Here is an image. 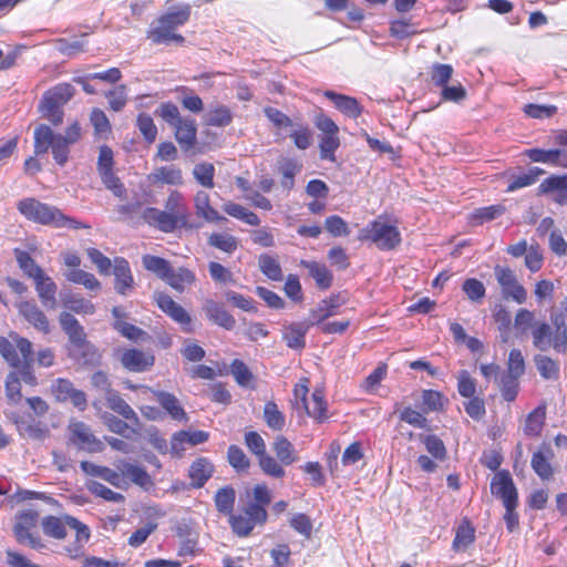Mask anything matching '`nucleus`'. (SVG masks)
I'll list each match as a JSON object with an SVG mask.
<instances>
[{
    "mask_svg": "<svg viewBox=\"0 0 567 567\" xmlns=\"http://www.w3.org/2000/svg\"><path fill=\"white\" fill-rule=\"evenodd\" d=\"M35 155L47 154L51 151L53 159L60 166L69 161L70 146L81 138V126L78 122L68 126L64 134L55 133L49 125L41 124L34 133Z\"/></svg>",
    "mask_w": 567,
    "mask_h": 567,
    "instance_id": "1",
    "label": "nucleus"
},
{
    "mask_svg": "<svg viewBox=\"0 0 567 567\" xmlns=\"http://www.w3.org/2000/svg\"><path fill=\"white\" fill-rule=\"evenodd\" d=\"M17 208L28 220L56 228H90L89 225L64 215L58 207L28 197L18 202Z\"/></svg>",
    "mask_w": 567,
    "mask_h": 567,
    "instance_id": "2",
    "label": "nucleus"
},
{
    "mask_svg": "<svg viewBox=\"0 0 567 567\" xmlns=\"http://www.w3.org/2000/svg\"><path fill=\"white\" fill-rule=\"evenodd\" d=\"M42 529L47 536L63 539L66 536V527L75 530V542L72 546H65L64 550L71 558H79L84 553V545L90 539V529L76 518L65 515L63 517L47 516L42 519Z\"/></svg>",
    "mask_w": 567,
    "mask_h": 567,
    "instance_id": "3",
    "label": "nucleus"
},
{
    "mask_svg": "<svg viewBox=\"0 0 567 567\" xmlns=\"http://www.w3.org/2000/svg\"><path fill=\"white\" fill-rule=\"evenodd\" d=\"M190 17V6L187 3L171 7L166 13L158 18L148 31V38L156 44L183 43L184 37L175 33V29L184 25Z\"/></svg>",
    "mask_w": 567,
    "mask_h": 567,
    "instance_id": "4",
    "label": "nucleus"
},
{
    "mask_svg": "<svg viewBox=\"0 0 567 567\" xmlns=\"http://www.w3.org/2000/svg\"><path fill=\"white\" fill-rule=\"evenodd\" d=\"M359 239L371 241L380 250H392L401 244V234L395 225L379 217L360 230Z\"/></svg>",
    "mask_w": 567,
    "mask_h": 567,
    "instance_id": "5",
    "label": "nucleus"
},
{
    "mask_svg": "<svg viewBox=\"0 0 567 567\" xmlns=\"http://www.w3.org/2000/svg\"><path fill=\"white\" fill-rule=\"evenodd\" d=\"M74 92L75 90L70 83H60L47 91L40 105L43 117L54 126L60 125L64 115L62 106L73 97Z\"/></svg>",
    "mask_w": 567,
    "mask_h": 567,
    "instance_id": "6",
    "label": "nucleus"
},
{
    "mask_svg": "<svg viewBox=\"0 0 567 567\" xmlns=\"http://www.w3.org/2000/svg\"><path fill=\"white\" fill-rule=\"evenodd\" d=\"M495 278L501 286L504 299L513 300L518 305L525 303L527 300V290L520 285L512 269L503 266L494 267Z\"/></svg>",
    "mask_w": 567,
    "mask_h": 567,
    "instance_id": "7",
    "label": "nucleus"
},
{
    "mask_svg": "<svg viewBox=\"0 0 567 567\" xmlns=\"http://www.w3.org/2000/svg\"><path fill=\"white\" fill-rule=\"evenodd\" d=\"M153 300L164 313L181 326L182 331L186 333L194 331L190 315L181 305L174 301L171 296L163 291H155Z\"/></svg>",
    "mask_w": 567,
    "mask_h": 567,
    "instance_id": "8",
    "label": "nucleus"
},
{
    "mask_svg": "<svg viewBox=\"0 0 567 567\" xmlns=\"http://www.w3.org/2000/svg\"><path fill=\"white\" fill-rule=\"evenodd\" d=\"M38 516V513L32 509L22 512L17 516V522L13 527L17 540L34 549L42 547L40 537L31 533V529L37 525Z\"/></svg>",
    "mask_w": 567,
    "mask_h": 567,
    "instance_id": "9",
    "label": "nucleus"
},
{
    "mask_svg": "<svg viewBox=\"0 0 567 567\" xmlns=\"http://www.w3.org/2000/svg\"><path fill=\"white\" fill-rule=\"evenodd\" d=\"M70 441L80 450L89 453L103 451V443L95 437L90 426L81 421L71 422L69 425Z\"/></svg>",
    "mask_w": 567,
    "mask_h": 567,
    "instance_id": "10",
    "label": "nucleus"
},
{
    "mask_svg": "<svg viewBox=\"0 0 567 567\" xmlns=\"http://www.w3.org/2000/svg\"><path fill=\"white\" fill-rule=\"evenodd\" d=\"M208 432L205 431H178L172 435L169 452L175 457H182L187 446H196L207 442Z\"/></svg>",
    "mask_w": 567,
    "mask_h": 567,
    "instance_id": "11",
    "label": "nucleus"
},
{
    "mask_svg": "<svg viewBox=\"0 0 567 567\" xmlns=\"http://www.w3.org/2000/svg\"><path fill=\"white\" fill-rule=\"evenodd\" d=\"M491 492L502 499L503 505L518 502L517 489L507 471H499L494 475L491 482Z\"/></svg>",
    "mask_w": 567,
    "mask_h": 567,
    "instance_id": "12",
    "label": "nucleus"
},
{
    "mask_svg": "<svg viewBox=\"0 0 567 567\" xmlns=\"http://www.w3.org/2000/svg\"><path fill=\"white\" fill-rule=\"evenodd\" d=\"M142 218L146 224L163 233H173L176 228H181V224L165 209L147 207L143 210Z\"/></svg>",
    "mask_w": 567,
    "mask_h": 567,
    "instance_id": "13",
    "label": "nucleus"
},
{
    "mask_svg": "<svg viewBox=\"0 0 567 567\" xmlns=\"http://www.w3.org/2000/svg\"><path fill=\"white\" fill-rule=\"evenodd\" d=\"M113 274L115 291L121 296H127L134 287V278L128 261L122 257L115 258Z\"/></svg>",
    "mask_w": 567,
    "mask_h": 567,
    "instance_id": "14",
    "label": "nucleus"
},
{
    "mask_svg": "<svg viewBox=\"0 0 567 567\" xmlns=\"http://www.w3.org/2000/svg\"><path fill=\"white\" fill-rule=\"evenodd\" d=\"M147 181L150 184L155 186H181L184 182L182 169L175 165L155 167L147 176Z\"/></svg>",
    "mask_w": 567,
    "mask_h": 567,
    "instance_id": "15",
    "label": "nucleus"
},
{
    "mask_svg": "<svg viewBox=\"0 0 567 567\" xmlns=\"http://www.w3.org/2000/svg\"><path fill=\"white\" fill-rule=\"evenodd\" d=\"M35 291L43 307L54 310L58 306V286L45 272L33 279Z\"/></svg>",
    "mask_w": 567,
    "mask_h": 567,
    "instance_id": "16",
    "label": "nucleus"
},
{
    "mask_svg": "<svg viewBox=\"0 0 567 567\" xmlns=\"http://www.w3.org/2000/svg\"><path fill=\"white\" fill-rule=\"evenodd\" d=\"M165 210L181 224V228L190 227L188 223L190 213L184 200V196L178 190L169 193L165 202Z\"/></svg>",
    "mask_w": 567,
    "mask_h": 567,
    "instance_id": "17",
    "label": "nucleus"
},
{
    "mask_svg": "<svg viewBox=\"0 0 567 567\" xmlns=\"http://www.w3.org/2000/svg\"><path fill=\"white\" fill-rule=\"evenodd\" d=\"M215 466L207 457H198L190 464L188 468V477L193 488H202L206 482L213 476Z\"/></svg>",
    "mask_w": 567,
    "mask_h": 567,
    "instance_id": "18",
    "label": "nucleus"
},
{
    "mask_svg": "<svg viewBox=\"0 0 567 567\" xmlns=\"http://www.w3.org/2000/svg\"><path fill=\"white\" fill-rule=\"evenodd\" d=\"M175 138L184 151L193 148L197 141V126L194 118L183 117L174 127Z\"/></svg>",
    "mask_w": 567,
    "mask_h": 567,
    "instance_id": "19",
    "label": "nucleus"
},
{
    "mask_svg": "<svg viewBox=\"0 0 567 567\" xmlns=\"http://www.w3.org/2000/svg\"><path fill=\"white\" fill-rule=\"evenodd\" d=\"M207 318L215 324L226 330H233L236 326L235 318L225 309V307L213 299H207L203 306Z\"/></svg>",
    "mask_w": 567,
    "mask_h": 567,
    "instance_id": "20",
    "label": "nucleus"
},
{
    "mask_svg": "<svg viewBox=\"0 0 567 567\" xmlns=\"http://www.w3.org/2000/svg\"><path fill=\"white\" fill-rule=\"evenodd\" d=\"M121 363L128 371L142 372L154 364V357L142 350L128 349L122 353Z\"/></svg>",
    "mask_w": 567,
    "mask_h": 567,
    "instance_id": "21",
    "label": "nucleus"
},
{
    "mask_svg": "<svg viewBox=\"0 0 567 567\" xmlns=\"http://www.w3.org/2000/svg\"><path fill=\"white\" fill-rule=\"evenodd\" d=\"M18 310L19 313L39 331L43 333L50 331L45 315L33 301H21L18 305Z\"/></svg>",
    "mask_w": 567,
    "mask_h": 567,
    "instance_id": "22",
    "label": "nucleus"
},
{
    "mask_svg": "<svg viewBox=\"0 0 567 567\" xmlns=\"http://www.w3.org/2000/svg\"><path fill=\"white\" fill-rule=\"evenodd\" d=\"M59 321L71 343L79 348L84 347L86 343V334L78 319L70 312H61Z\"/></svg>",
    "mask_w": 567,
    "mask_h": 567,
    "instance_id": "23",
    "label": "nucleus"
},
{
    "mask_svg": "<svg viewBox=\"0 0 567 567\" xmlns=\"http://www.w3.org/2000/svg\"><path fill=\"white\" fill-rule=\"evenodd\" d=\"M117 468L121 471L123 476L130 478L132 483L140 486L144 491H150L154 486V482L151 475L143 466L128 462H122Z\"/></svg>",
    "mask_w": 567,
    "mask_h": 567,
    "instance_id": "24",
    "label": "nucleus"
},
{
    "mask_svg": "<svg viewBox=\"0 0 567 567\" xmlns=\"http://www.w3.org/2000/svg\"><path fill=\"white\" fill-rule=\"evenodd\" d=\"M554 453L549 445H543L539 451L533 454L530 465L542 480H548L553 475V467L550 465Z\"/></svg>",
    "mask_w": 567,
    "mask_h": 567,
    "instance_id": "25",
    "label": "nucleus"
},
{
    "mask_svg": "<svg viewBox=\"0 0 567 567\" xmlns=\"http://www.w3.org/2000/svg\"><path fill=\"white\" fill-rule=\"evenodd\" d=\"M324 96L331 100L334 106L349 117L357 118L362 113V107L357 99L352 96L339 94L333 91H326Z\"/></svg>",
    "mask_w": 567,
    "mask_h": 567,
    "instance_id": "26",
    "label": "nucleus"
},
{
    "mask_svg": "<svg viewBox=\"0 0 567 567\" xmlns=\"http://www.w3.org/2000/svg\"><path fill=\"white\" fill-rule=\"evenodd\" d=\"M196 215L210 223L226 221V217L221 216L215 208L210 206L209 195L205 190L196 193L194 198Z\"/></svg>",
    "mask_w": 567,
    "mask_h": 567,
    "instance_id": "27",
    "label": "nucleus"
},
{
    "mask_svg": "<svg viewBox=\"0 0 567 567\" xmlns=\"http://www.w3.org/2000/svg\"><path fill=\"white\" fill-rule=\"evenodd\" d=\"M309 323H291L285 328L282 338L287 347L293 350H302L306 347L305 337L310 327Z\"/></svg>",
    "mask_w": 567,
    "mask_h": 567,
    "instance_id": "28",
    "label": "nucleus"
},
{
    "mask_svg": "<svg viewBox=\"0 0 567 567\" xmlns=\"http://www.w3.org/2000/svg\"><path fill=\"white\" fill-rule=\"evenodd\" d=\"M107 406L120 414L125 420L132 422L135 425L140 424V420L135 411L123 400L120 393L115 390L109 392V394L104 398Z\"/></svg>",
    "mask_w": 567,
    "mask_h": 567,
    "instance_id": "29",
    "label": "nucleus"
},
{
    "mask_svg": "<svg viewBox=\"0 0 567 567\" xmlns=\"http://www.w3.org/2000/svg\"><path fill=\"white\" fill-rule=\"evenodd\" d=\"M81 470L91 476L100 477L115 487H120L122 476L120 473L113 471L110 467L96 465L89 461H82L80 463Z\"/></svg>",
    "mask_w": 567,
    "mask_h": 567,
    "instance_id": "30",
    "label": "nucleus"
},
{
    "mask_svg": "<svg viewBox=\"0 0 567 567\" xmlns=\"http://www.w3.org/2000/svg\"><path fill=\"white\" fill-rule=\"evenodd\" d=\"M17 429L20 435L29 437L34 441H43L49 435V429L41 422L32 420H18L16 421Z\"/></svg>",
    "mask_w": 567,
    "mask_h": 567,
    "instance_id": "31",
    "label": "nucleus"
},
{
    "mask_svg": "<svg viewBox=\"0 0 567 567\" xmlns=\"http://www.w3.org/2000/svg\"><path fill=\"white\" fill-rule=\"evenodd\" d=\"M195 281V274L185 267H181L177 270L172 268L165 282L174 290L183 292L187 286L194 285Z\"/></svg>",
    "mask_w": 567,
    "mask_h": 567,
    "instance_id": "32",
    "label": "nucleus"
},
{
    "mask_svg": "<svg viewBox=\"0 0 567 567\" xmlns=\"http://www.w3.org/2000/svg\"><path fill=\"white\" fill-rule=\"evenodd\" d=\"M307 414L318 422L327 420V403L322 390L316 389L311 394V400L302 406Z\"/></svg>",
    "mask_w": 567,
    "mask_h": 567,
    "instance_id": "33",
    "label": "nucleus"
},
{
    "mask_svg": "<svg viewBox=\"0 0 567 567\" xmlns=\"http://www.w3.org/2000/svg\"><path fill=\"white\" fill-rule=\"evenodd\" d=\"M156 398L158 403L172 416V419L177 421L187 420L186 412L175 395L168 392L159 391L156 393Z\"/></svg>",
    "mask_w": 567,
    "mask_h": 567,
    "instance_id": "34",
    "label": "nucleus"
},
{
    "mask_svg": "<svg viewBox=\"0 0 567 567\" xmlns=\"http://www.w3.org/2000/svg\"><path fill=\"white\" fill-rule=\"evenodd\" d=\"M340 303L338 298L331 297L329 299L322 300L317 308L312 309L310 312V324H319L323 320L329 317H333L338 315V308Z\"/></svg>",
    "mask_w": 567,
    "mask_h": 567,
    "instance_id": "35",
    "label": "nucleus"
},
{
    "mask_svg": "<svg viewBox=\"0 0 567 567\" xmlns=\"http://www.w3.org/2000/svg\"><path fill=\"white\" fill-rule=\"evenodd\" d=\"M272 450L284 465H290L299 460L293 445L282 435L276 437Z\"/></svg>",
    "mask_w": 567,
    "mask_h": 567,
    "instance_id": "36",
    "label": "nucleus"
},
{
    "mask_svg": "<svg viewBox=\"0 0 567 567\" xmlns=\"http://www.w3.org/2000/svg\"><path fill=\"white\" fill-rule=\"evenodd\" d=\"M142 265L147 271L154 274L164 281H166L172 269V265L168 260L148 254L142 257Z\"/></svg>",
    "mask_w": 567,
    "mask_h": 567,
    "instance_id": "37",
    "label": "nucleus"
},
{
    "mask_svg": "<svg viewBox=\"0 0 567 567\" xmlns=\"http://www.w3.org/2000/svg\"><path fill=\"white\" fill-rule=\"evenodd\" d=\"M506 212V208L502 204L491 205L487 207H481L475 209L470 216L468 221L474 225H483L484 223L492 221Z\"/></svg>",
    "mask_w": 567,
    "mask_h": 567,
    "instance_id": "38",
    "label": "nucleus"
},
{
    "mask_svg": "<svg viewBox=\"0 0 567 567\" xmlns=\"http://www.w3.org/2000/svg\"><path fill=\"white\" fill-rule=\"evenodd\" d=\"M301 265L308 269L309 275L316 280L319 288L328 289L331 286L332 275L324 265L306 260H302Z\"/></svg>",
    "mask_w": 567,
    "mask_h": 567,
    "instance_id": "39",
    "label": "nucleus"
},
{
    "mask_svg": "<svg viewBox=\"0 0 567 567\" xmlns=\"http://www.w3.org/2000/svg\"><path fill=\"white\" fill-rule=\"evenodd\" d=\"M221 208L229 216L237 218V219L246 223L247 225H250V226H259L260 225V218L258 217V215L251 210H248L246 207H244L239 204H236L233 202H227L223 205Z\"/></svg>",
    "mask_w": 567,
    "mask_h": 567,
    "instance_id": "40",
    "label": "nucleus"
},
{
    "mask_svg": "<svg viewBox=\"0 0 567 567\" xmlns=\"http://www.w3.org/2000/svg\"><path fill=\"white\" fill-rule=\"evenodd\" d=\"M419 440L424 444L426 451L437 461H444L447 457V451L444 442L435 434H419Z\"/></svg>",
    "mask_w": 567,
    "mask_h": 567,
    "instance_id": "41",
    "label": "nucleus"
},
{
    "mask_svg": "<svg viewBox=\"0 0 567 567\" xmlns=\"http://www.w3.org/2000/svg\"><path fill=\"white\" fill-rule=\"evenodd\" d=\"M235 499L236 492L230 485L219 488L214 497L217 511L223 514H230L233 512Z\"/></svg>",
    "mask_w": 567,
    "mask_h": 567,
    "instance_id": "42",
    "label": "nucleus"
},
{
    "mask_svg": "<svg viewBox=\"0 0 567 567\" xmlns=\"http://www.w3.org/2000/svg\"><path fill=\"white\" fill-rule=\"evenodd\" d=\"M208 245L226 254H233L239 246V239L227 233H213Z\"/></svg>",
    "mask_w": 567,
    "mask_h": 567,
    "instance_id": "43",
    "label": "nucleus"
},
{
    "mask_svg": "<svg viewBox=\"0 0 567 567\" xmlns=\"http://www.w3.org/2000/svg\"><path fill=\"white\" fill-rule=\"evenodd\" d=\"M14 255L19 267L29 278L37 279L42 274H44L43 269L34 261V259L27 251L17 248L14 249Z\"/></svg>",
    "mask_w": 567,
    "mask_h": 567,
    "instance_id": "44",
    "label": "nucleus"
},
{
    "mask_svg": "<svg viewBox=\"0 0 567 567\" xmlns=\"http://www.w3.org/2000/svg\"><path fill=\"white\" fill-rule=\"evenodd\" d=\"M534 362L540 377L545 380H557L559 378V365L551 358L537 354L534 357Z\"/></svg>",
    "mask_w": 567,
    "mask_h": 567,
    "instance_id": "45",
    "label": "nucleus"
},
{
    "mask_svg": "<svg viewBox=\"0 0 567 567\" xmlns=\"http://www.w3.org/2000/svg\"><path fill=\"white\" fill-rule=\"evenodd\" d=\"M475 539V529L470 522L464 520L457 528L453 540V549L465 550Z\"/></svg>",
    "mask_w": 567,
    "mask_h": 567,
    "instance_id": "46",
    "label": "nucleus"
},
{
    "mask_svg": "<svg viewBox=\"0 0 567 567\" xmlns=\"http://www.w3.org/2000/svg\"><path fill=\"white\" fill-rule=\"evenodd\" d=\"M260 271L270 280L280 281L282 279V270L279 261L267 254H262L258 258Z\"/></svg>",
    "mask_w": 567,
    "mask_h": 567,
    "instance_id": "47",
    "label": "nucleus"
},
{
    "mask_svg": "<svg viewBox=\"0 0 567 567\" xmlns=\"http://www.w3.org/2000/svg\"><path fill=\"white\" fill-rule=\"evenodd\" d=\"M533 344L540 351H546L551 343V327L546 322H536L532 330Z\"/></svg>",
    "mask_w": 567,
    "mask_h": 567,
    "instance_id": "48",
    "label": "nucleus"
},
{
    "mask_svg": "<svg viewBox=\"0 0 567 567\" xmlns=\"http://www.w3.org/2000/svg\"><path fill=\"white\" fill-rule=\"evenodd\" d=\"M64 276L69 281L83 285L87 290H99L101 288V284L95 276L82 269H71Z\"/></svg>",
    "mask_w": 567,
    "mask_h": 567,
    "instance_id": "49",
    "label": "nucleus"
},
{
    "mask_svg": "<svg viewBox=\"0 0 567 567\" xmlns=\"http://www.w3.org/2000/svg\"><path fill=\"white\" fill-rule=\"evenodd\" d=\"M233 114L225 105L216 106L205 114V123L209 126L224 127L230 124Z\"/></svg>",
    "mask_w": 567,
    "mask_h": 567,
    "instance_id": "50",
    "label": "nucleus"
},
{
    "mask_svg": "<svg viewBox=\"0 0 567 567\" xmlns=\"http://www.w3.org/2000/svg\"><path fill=\"white\" fill-rule=\"evenodd\" d=\"M545 421V411L542 408H536L532 411L524 424V433L528 436H537L540 434Z\"/></svg>",
    "mask_w": 567,
    "mask_h": 567,
    "instance_id": "51",
    "label": "nucleus"
},
{
    "mask_svg": "<svg viewBox=\"0 0 567 567\" xmlns=\"http://www.w3.org/2000/svg\"><path fill=\"white\" fill-rule=\"evenodd\" d=\"M193 176L202 186L206 188H213L215 167L210 163H198L193 168Z\"/></svg>",
    "mask_w": 567,
    "mask_h": 567,
    "instance_id": "52",
    "label": "nucleus"
},
{
    "mask_svg": "<svg viewBox=\"0 0 567 567\" xmlns=\"http://www.w3.org/2000/svg\"><path fill=\"white\" fill-rule=\"evenodd\" d=\"M264 419L267 425L275 431H280L285 426V416L272 401L265 404Z\"/></svg>",
    "mask_w": 567,
    "mask_h": 567,
    "instance_id": "53",
    "label": "nucleus"
},
{
    "mask_svg": "<svg viewBox=\"0 0 567 567\" xmlns=\"http://www.w3.org/2000/svg\"><path fill=\"white\" fill-rule=\"evenodd\" d=\"M543 173V169L538 167H533L527 173L513 176L507 186V192H515L519 188L533 185L537 181L538 175Z\"/></svg>",
    "mask_w": 567,
    "mask_h": 567,
    "instance_id": "54",
    "label": "nucleus"
},
{
    "mask_svg": "<svg viewBox=\"0 0 567 567\" xmlns=\"http://www.w3.org/2000/svg\"><path fill=\"white\" fill-rule=\"evenodd\" d=\"M64 306L79 315H93L95 312V306L90 300L76 295L66 297Z\"/></svg>",
    "mask_w": 567,
    "mask_h": 567,
    "instance_id": "55",
    "label": "nucleus"
},
{
    "mask_svg": "<svg viewBox=\"0 0 567 567\" xmlns=\"http://www.w3.org/2000/svg\"><path fill=\"white\" fill-rule=\"evenodd\" d=\"M87 489L95 496L101 497L107 502L112 503H122L124 502V495L121 493L114 492L111 488L106 487L100 482L91 481L86 484Z\"/></svg>",
    "mask_w": 567,
    "mask_h": 567,
    "instance_id": "56",
    "label": "nucleus"
},
{
    "mask_svg": "<svg viewBox=\"0 0 567 567\" xmlns=\"http://www.w3.org/2000/svg\"><path fill=\"white\" fill-rule=\"evenodd\" d=\"M518 377L502 373L498 379V385L505 401L512 402L518 394Z\"/></svg>",
    "mask_w": 567,
    "mask_h": 567,
    "instance_id": "57",
    "label": "nucleus"
},
{
    "mask_svg": "<svg viewBox=\"0 0 567 567\" xmlns=\"http://www.w3.org/2000/svg\"><path fill=\"white\" fill-rule=\"evenodd\" d=\"M258 462L260 468L266 475H269L275 478H281L285 476L286 472L282 466L284 464H281L279 460L277 461L275 457L268 455L267 453L260 456L258 458Z\"/></svg>",
    "mask_w": 567,
    "mask_h": 567,
    "instance_id": "58",
    "label": "nucleus"
},
{
    "mask_svg": "<svg viewBox=\"0 0 567 567\" xmlns=\"http://www.w3.org/2000/svg\"><path fill=\"white\" fill-rule=\"evenodd\" d=\"M136 125L147 143L155 142L157 137V127L151 115L146 113L138 114Z\"/></svg>",
    "mask_w": 567,
    "mask_h": 567,
    "instance_id": "59",
    "label": "nucleus"
},
{
    "mask_svg": "<svg viewBox=\"0 0 567 567\" xmlns=\"http://www.w3.org/2000/svg\"><path fill=\"white\" fill-rule=\"evenodd\" d=\"M280 172L282 174L281 186L290 190L295 185V176L300 172L301 166L293 159H286L280 164Z\"/></svg>",
    "mask_w": 567,
    "mask_h": 567,
    "instance_id": "60",
    "label": "nucleus"
},
{
    "mask_svg": "<svg viewBox=\"0 0 567 567\" xmlns=\"http://www.w3.org/2000/svg\"><path fill=\"white\" fill-rule=\"evenodd\" d=\"M228 463L237 471H247L250 466V461L245 452L237 445H230L227 451Z\"/></svg>",
    "mask_w": 567,
    "mask_h": 567,
    "instance_id": "61",
    "label": "nucleus"
},
{
    "mask_svg": "<svg viewBox=\"0 0 567 567\" xmlns=\"http://www.w3.org/2000/svg\"><path fill=\"white\" fill-rule=\"evenodd\" d=\"M113 327L116 331H118L123 337L132 341L143 340L147 333L141 328L126 322L125 320H115Z\"/></svg>",
    "mask_w": 567,
    "mask_h": 567,
    "instance_id": "62",
    "label": "nucleus"
},
{
    "mask_svg": "<svg viewBox=\"0 0 567 567\" xmlns=\"http://www.w3.org/2000/svg\"><path fill=\"white\" fill-rule=\"evenodd\" d=\"M105 96L109 100L110 109L114 112H120L127 102L126 86L124 84L117 85L115 89L106 92Z\"/></svg>",
    "mask_w": 567,
    "mask_h": 567,
    "instance_id": "63",
    "label": "nucleus"
},
{
    "mask_svg": "<svg viewBox=\"0 0 567 567\" xmlns=\"http://www.w3.org/2000/svg\"><path fill=\"white\" fill-rule=\"evenodd\" d=\"M155 115L162 117L172 127H174L183 118L178 107L171 102L162 103L155 111Z\"/></svg>",
    "mask_w": 567,
    "mask_h": 567,
    "instance_id": "64",
    "label": "nucleus"
}]
</instances>
